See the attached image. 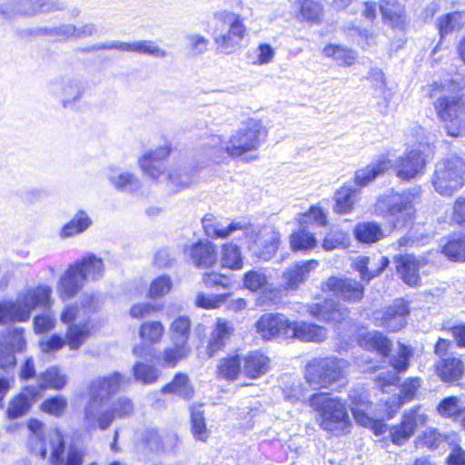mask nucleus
Listing matches in <instances>:
<instances>
[{
	"label": "nucleus",
	"instance_id": "nucleus-46",
	"mask_svg": "<svg viewBox=\"0 0 465 465\" xmlns=\"http://www.w3.org/2000/svg\"><path fill=\"white\" fill-rule=\"evenodd\" d=\"M191 430L193 439L205 442L210 437V431L206 428V422L202 406L191 407Z\"/></svg>",
	"mask_w": 465,
	"mask_h": 465
},
{
	"label": "nucleus",
	"instance_id": "nucleus-28",
	"mask_svg": "<svg viewBox=\"0 0 465 465\" xmlns=\"http://www.w3.org/2000/svg\"><path fill=\"white\" fill-rule=\"evenodd\" d=\"M395 264L397 272L406 284L411 287L420 285V262L415 256L411 254L399 255L395 257Z\"/></svg>",
	"mask_w": 465,
	"mask_h": 465
},
{
	"label": "nucleus",
	"instance_id": "nucleus-2",
	"mask_svg": "<svg viewBox=\"0 0 465 465\" xmlns=\"http://www.w3.org/2000/svg\"><path fill=\"white\" fill-rule=\"evenodd\" d=\"M267 137V129L261 120L249 119L227 142L219 136L213 138L214 161L226 157L238 158L246 153L256 151Z\"/></svg>",
	"mask_w": 465,
	"mask_h": 465
},
{
	"label": "nucleus",
	"instance_id": "nucleus-22",
	"mask_svg": "<svg viewBox=\"0 0 465 465\" xmlns=\"http://www.w3.org/2000/svg\"><path fill=\"white\" fill-rule=\"evenodd\" d=\"M78 267L74 264L69 265L58 281L57 293L63 301L74 298L85 283L84 275Z\"/></svg>",
	"mask_w": 465,
	"mask_h": 465
},
{
	"label": "nucleus",
	"instance_id": "nucleus-1",
	"mask_svg": "<svg viewBox=\"0 0 465 465\" xmlns=\"http://www.w3.org/2000/svg\"><path fill=\"white\" fill-rule=\"evenodd\" d=\"M417 141L421 146L424 137V129L420 126L415 128ZM427 163L426 156L420 147L407 151L403 155L400 156L393 164L392 161L385 156L380 157L377 161L371 163L365 168L359 169L355 172V184L363 187L372 182L376 177L383 173L385 171L394 167L396 174L404 181H410L424 173Z\"/></svg>",
	"mask_w": 465,
	"mask_h": 465
},
{
	"label": "nucleus",
	"instance_id": "nucleus-34",
	"mask_svg": "<svg viewBox=\"0 0 465 465\" xmlns=\"http://www.w3.org/2000/svg\"><path fill=\"white\" fill-rule=\"evenodd\" d=\"M202 223L205 234L213 239H224L233 232L243 229L240 223H231L228 226H223L213 214H206Z\"/></svg>",
	"mask_w": 465,
	"mask_h": 465
},
{
	"label": "nucleus",
	"instance_id": "nucleus-51",
	"mask_svg": "<svg viewBox=\"0 0 465 465\" xmlns=\"http://www.w3.org/2000/svg\"><path fill=\"white\" fill-rule=\"evenodd\" d=\"M412 355L413 350L411 346L399 342L397 351L390 358V365L397 373L406 371Z\"/></svg>",
	"mask_w": 465,
	"mask_h": 465
},
{
	"label": "nucleus",
	"instance_id": "nucleus-36",
	"mask_svg": "<svg viewBox=\"0 0 465 465\" xmlns=\"http://www.w3.org/2000/svg\"><path fill=\"white\" fill-rule=\"evenodd\" d=\"M232 331L233 327L231 322L223 319L217 320L216 327L211 335L207 348V352L210 357H213L224 347L226 341Z\"/></svg>",
	"mask_w": 465,
	"mask_h": 465
},
{
	"label": "nucleus",
	"instance_id": "nucleus-56",
	"mask_svg": "<svg viewBox=\"0 0 465 465\" xmlns=\"http://www.w3.org/2000/svg\"><path fill=\"white\" fill-rule=\"evenodd\" d=\"M442 252L452 261H465V234L453 236L443 246Z\"/></svg>",
	"mask_w": 465,
	"mask_h": 465
},
{
	"label": "nucleus",
	"instance_id": "nucleus-47",
	"mask_svg": "<svg viewBox=\"0 0 465 465\" xmlns=\"http://www.w3.org/2000/svg\"><path fill=\"white\" fill-rule=\"evenodd\" d=\"M354 234L359 242L372 243L383 238L381 226L374 222L361 223L356 225Z\"/></svg>",
	"mask_w": 465,
	"mask_h": 465
},
{
	"label": "nucleus",
	"instance_id": "nucleus-45",
	"mask_svg": "<svg viewBox=\"0 0 465 465\" xmlns=\"http://www.w3.org/2000/svg\"><path fill=\"white\" fill-rule=\"evenodd\" d=\"M163 393H174L181 398L190 400L193 397L194 390L186 374L177 373L173 380L162 389Z\"/></svg>",
	"mask_w": 465,
	"mask_h": 465
},
{
	"label": "nucleus",
	"instance_id": "nucleus-12",
	"mask_svg": "<svg viewBox=\"0 0 465 465\" xmlns=\"http://www.w3.org/2000/svg\"><path fill=\"white\" fill-rule=\"evenodd\" d=\"M79 309L74 306H66L61 313V321L67 325L65 332L66 345L70 350H78L89 338L91 326L89 320L81 318Z\"/></svg>",
	"mask_w": 465,
	"mask_h": 465
},
{
	"label": "nucleus",
	"instance_id": "nucleus-62",
	"mask_svg": "<svg viewBox=\"0 0 465 465\" xmlns=\"http://www.w3.org/2000/svg\"><path fill=\"white\" fill-rule=\"evenodd\" d=\"M190 352L188 346L173 344V347L164 350L163 354V364L166 367H174L177 362L185 358Z\"/></svg>",
	"mask_w": 465,
	"mask_h": 465
},
{
	"label": "nucleus",
	"instance_id": "nucleus-50",
	"mask_svg": "<svg viewBox=\"0 0 465 465\" xmlns=\"http://www.w3.org/2000/svg\"><path fill=\"white\" fill-rule=\"evenodd\" d=\"M191 322L188 317L180 316L171 325V339L173 344L187 346L190 335Z\"/></svg>",
	"mask_w": 465,
	"mask_h": 465
},
{
	"label": "nucleus",
	"instance_id": "nucleus-13",
	"mask_svg": "<svg viewBox=\"0 0 465 465\" xmlns=\"http://www.w3.org/2000/svg\"><path fill=\"white\" fill-rule=\"evenodd\" d=\"M410 314L409 304L403 299H397L382 312L374 313V323L389 331H398L407 324Z\"/></svg>",
	"mask_w": 465,
	"mask_h": 465
},
{
	"label": "nucleus",
	"instance_id": "nucleus-32",
	"mask_svg": "<svg viewBox=\"0 0 465 465\" xmlns=\"http://www.w3.org/2000/svg\"><path fill=\"white\" fill-rule=\"evenodd\" d=\"M269 368L270 359L261 351H252L243 359L242 372L249 378L257 379L265 374Z\"/></svg>",
	"mask_w": 465,
	"mask_h": 465
},
{
	"label": "nucleus",
	"instance_id": "nucleus-11",
	"mask_svg": "<svg viewBox=\"0 0 465 465\" xmlns=\"http://www.w3.org/2000/svg\"><path fill=\"white\" fill-rule=\"evenodd\" d=\"M86 86L87 82L82 76L66 75L52 81L49 84V91L64 108L70 109L82 99Z\"/></svg>",
	"mask_w": 465,
	"mask_h": 465
},
{
	"label": "nucleus",
	"instance_id": "nucleus-59",
	"mask_svg": "<svg viewBox=\"0 0 465 465\" xmlns=\"http://www.w3.org/2000/svg\"><path fill=\"white\" fill-rule=\"evenodd\" d=\"M437 26L438 29H460L465 26V12L455 11L440 16Z\"/></svg>",
	"mask_w": 465,
	"mask_h": 465
},
{
	"label": "nucleus",
	"instance_id": "nucleus-4",
	"mask_svg": "<svg viewBox=\"0 0 465 465\" xmlns=\"http://www.w3.org/2000/svg\"><path fill=\"white\" fill-rule=\"evenodd\" d=\"M52 293V288L45 284L23 289L18 292L15 301L0 302V323L27 322L35 309L51 305Z\"/></svg>",
	"mask_w": 465,
	"mask_h": 465
},
{
	"label": "nucleus",
	"instance_id": "nucleus-16",
	"mask_svg": "<svg viewBox=\"0 0 465 465\" xmlns=\"http://www.w3.org/2000/svg\"><path fill=\"white\" fill-rule=\"evenodd\" d=\"M426 420L427 416L420 411L419 407L406 411L401 422L390 429L391 441L396 445L404 444L414 434L417 426L425 423Z\"/></svg>",
	"mask_w": 465,
	"mask_h": 465
},
{
	"label": "nucleus",
	"instance_id": "nucleus-30",
	"mask_svg": "<svg viewBox=\"0 0 465 465\" xmlns=\"http://www.w3.org/2000/svg\"><path fill=\"white\" fill-rule=\"evenodd\" d=\"M93 225V220L88 213L83 209L78 210L72 219L63 225L59 232L61 239H68L86 232Z\"/></svg>",
	"mask_w": 465,
	"mask_h": 465
},
{
	"label": "nucleus",
	"instance_id": "nucleus-15",
	"mask_svg": "<svg viewBox=\"0 0 465 465\" xmlns=\"http://www.w3.org/2000/svg\"><path fill=\"white\" fill-rule=\"evenodd\" d=\"M40 398V388L25 386L9 401L5 409V417L8 420H16L24 417Z\"/></svg>",
	"mask_w": 465,
	"mask_h": 465
},
{
	"label": "nucleus",
	"instance_id": "nucleus-19",
	"mask_svg": "<svg viewBox=\"0 0 465 465\" xmlns=\"http://www.w3.org/2000/svg\"><path fill=\"white\" fill-rule=\"evenodd\" d=\"M49 450L51 451L50 462L52 465H82L84 453L74 448H70L65 463H64V440L58 430L48 432Z\"/></svg>",
	"mask_w": 465,
	"mask_h": 465
},
{
	"label": "nucleus",
	"instance_id": "nucleus-26",
	"mask_svg": "<svg viewBox=\"0 0 465 465\" xmlns=\"http://www.w3.org/2000/svg\"><path fill=\"white\" fill-rule=\"evenodd\" d=\"M185 252L199 268L211 267L217 261L215 246L209 241H199L186 249Z\"/></svg>",
	"mask_w": 465,
	"mask_h": 465
},
{
	"label": "nucleus",
	"instance_id": "nucleus-54",
	"mask_svg": "<svg viewBox=\"0 0 465 465\" xmlns=\"http://www.w3.org/2000/svg\"><path fill=\"white\" fill-rule=\"evenodd\" d=\"M291 248L294 252L312 250L317 245L315 236L305 231L299 230L290 236Z\"/></svg>",
	"mask_w": 465,
	"mask_h": 465
},
{
	"label": "nucleus",
	"instance_id": "nucleus-10",
	"mask_svg": "<svg viewBox=\"0 0 465 465\" xmlns=\"http://www.w3.org/2000/svg\"><path fill=\"white\" fill-rule=\"evenodd\" d=\"M434 107L450 136L465 135V104L461 97L440 96Z\"/></svg>",
	"mask_w": 465,
	"mask_h": 465
},
{
	"label": "nucleus",
	"instance_id": "nucleus-40",
	"mask_svg": "<svg viewBox=\"0 0 465 465\" xmlns=\"http://www.w3.org/2000/svg\"><path fill=\"white\" fill-rule=\"evenodd\" d=\"M359 342L364 349L376 351L384 357H387L391 350V341L379 331H372L363 335Z\"/></svg>",
	"mask_w": 465,
	"mask_h": 465
},
{
	"label": "nucleus",
	"instance_id": "nucleus-52",
	"mask_svg": "<svg viewBox=\"0 0 465 465\" xmlns=\"http://www.w3.org/2000/svg\"><path fill=\"white\" fill-rule=\"evenodd\" d=\"M243 38V31H226L215 35V43L221 52L231 54L234 52Z\"/></svg>",
	"mask_w": 465,
	"mask_h": 465
},
{
	"label": "nucleus",
	"instance_id": "nucleus-25",
	"mask_svg": "<svg viewBox=\"0 0 465 465\" xmlns=\"http://www.w3.org/2000/svg\"><path fill=\"white\" fill-rule=\"evenodd\" d=\"M99 49H118L121 51L136 52L154 57H164L165 51L156 45L155 43L147 40L134 41L131 43L122 41H110L98 46Z\"/></svg>",
	"mask_w": 465,
	"mask_h": 465
},
{
	"label": "nucleus",
	"instance_id": "nucleus-43",
	"mask_svg": "<svg viewBox=\"0 0 465 465\" xmlns=\"http://www.w3.org/2000/svg\"><path fill=\"white\" fill-rule=\"evenodd\" d=\"M389 259L381 257L380 259V266L373 268L371 266V258L366 256H360L353 261L354 269L359 272L362 281L369 282L375 276L380 275L384 269L389 265Z\"/></svg>",
	"mask_w": 465,
	"mask_h": 465
},
{
	"label": "nucleus",
	"instance_id": "nucleus-29",
	"mask_svg": "<svg viewBox=\"0 0 465 465\" xmlns=\"http://www.w3.org/2000/svg\"><path fill=\"white\" fill-rule=\"evenodd\" d=\"M110 184L118 192L134 193L141 186V182L133 173L119 168H111L107 173Z\"/></svg>",
	"mask_w": 465,
	"mask_h": 465
},
{
	"label": "nucleus",
	"instance_id": "nucleus-14",
	"mask_svg": "<svg viewBox=\"0 0 465 465\" xmlns=\"http://www.w3.org/2000/svg\"><path fill=\"white\" fill-rule=\"evenodd\" d=\"M291 322L281 313H265L256 322L257 332L264 340L290 339Z\"/></svg>",
	"mask_w": 465,
	"mask_h": 465
},
{
	"label": "nucleus",
	"instance_id": "nucleus-41",
	"mask_svg": "<svg viewBox=\"0 0 465 465\" xmlns=\"http://www.w3.org/2000/svg\"><path fill=\"white\" fill-rule=\"evenodd\" d=\"M74 264L79 266L78 269L83 273L84 282L88 279L97 281L104 276L103 260L94 254H88Z\"/></svg>",
	"mask_w": 465,
	"mask_h": 465
},
{
	"label": "nucleus",
	"instance_id": "nucleus-18",
	"mask_svg": "<svg viewBox=\"0 0 465 465\" xmlns=\"http://www.w3.org/2000/svg\"><path fill=\"white\" fill-rule=\"evenodd\" d=\"M323 290L331 292L333 295L349 302H360L364 294L363 285L349 278L330 277L324 283Z\"/></svg>",
	"mask_w": 465,
	"mask_h": 465
},
{
	"label": "nucleus",
	"instance_id": "nucleus-5",
	"mask_svg": "<svg viewBox=\"0 0 465 465\" xmlns=\"http://www.w3.org/2000/svg\"><path fill=\"white\" fill-rule=\"evenodd\" d=\"M311 407L318 413L321 428L334 435H346L351 431V420L346 401L327 393H314L309 398Z\"/></svg>",
	"mask_w": 465,
	"mask_h": 465
},
{
	"label": "nucleus",
	"instance_id": "nucleus-33",
	"mask_svg": "<svg viewBox=\"0 0 465 465\" xmlns=\"http://www.w3.org/2000/svg\"><path fill=\"white\" fill-rule=\"evenodd\" d=\"M361 191L352 185H343L334 193V212L340 214L350 213L358 201Z\"/></svg>",
	"mask_w": 465,
	"mask_h": 465
},
{
	"label": "nucleus",
	"instance_id": "nucleus-8",
	"mask_svg": "<svg viewBox=\"0 0 465 465\" xmlns=\"http://www.w3.org/2000/svg\"><path fill=\"white\" fill-rule=\"evenodd\" d=\"M465 163L458 156H450L435 166L432 184L442 196H450L465 183Z\"/></svg>",
	"mask_w": 465,
	"mask_h": 465
},
{
	"label": "nucleus",
	"instance_id": "nucleus-61",
	"mask_svg": "<svg viewBox=\"0 0 465 465\" xmlns=\"http://www.w3.org/2000/svg\"><path fill=\"white\" fill-rule=\"evenodd\" d=\"M216 25L229 27L230 29H240L243 26L240 15L227 10H220L213 14Z\"/></svg>",
	"mask_w": 465,
	"mask_h": 465
},
{
	"label": "nucleus",
	"instance_id": "nucleus-49",
	"mask_svg": "<svg viewBox=\"0 0 465 465\" xmlns=\"http://www.w3.org/2000/svg\"><path fill=\"white\" fill-rule=\"evenodd\" d=\"M133 374L136 381L152 384L158 380L160 371L153 364L139 361L133 367Z\"/></svg>",
	"mask_w": 465,
	"mask_h": 465
},
{
	"label": "nucleus",
	"instance_id": "nucleus-3",
	"mask_svg": "<svg viewBox=\"0 0 465 465\" xmlns=\"http://www.w3.org/2000/svg\"><path fill=\"white\" fill-rule=\"evenodd\" d=\"M169 144L159 146L155 150L145 153L139 159V166L143 173L157 183L166 182L172 193L188 188L193 182V172L186 167L178 166L165 172L163 161L169 156Z\"/></svg>",
	"mask_w": 465,
	"mask_h": 465
},
{
	"label": "nucleus",
	"instance_id": "nucleus-7",
	"mask_svg": "<svg viewBox=\"0 0 465 465\" xmlns=\"http://www.w3.org/2000/svg\"><path fill=\"white\" fill-rule=\"evenodd\" d=\"M412 199L413 196L409 193L384 194L377 201L374 213L381 216L388 213L393 218L392 225L395 229L407 228L414 219Z\"/></svg>",
	"mask_w": 465,
	"mask_h": 465
},
{
	"label": "nucleus",
	"instance_id": "nucleus-39",
	"mask_svg": "<svg viewBox=\"0 0 465 465\" xmlns=\"http://www.w3.org/2000/svg\"><path fill=\"white\" fill-rule=\"evenodd\" d=\"M322 53L324 56L331 58L337 65L343 67L351 66L357 59V53L354 50L341 45L330 44L323 48Z\"/></svg>",
	"mask_w": 465,
	"mask_h": 465
},
{
	"label": "nucleus",
	"instance_id": "nucleus-55",
	"mask_svg": "<svg viewBox=\"0 0 465 465\" xmlns=\"http://www.w3.org/2000/svg\"><path fill=\"white\" fill-rule=\"evenodd\" d=\"M242 283L244 288L252 292L265 291L270 285L267 275L260 270L247 272L243 276Z\"/></svg>",
	"mask_w": 465,
	"mask_h": 465
},
{
	"label": "nucleus",
	"instance_id": "nucleus-6",
	"mask_svg": "<svg viewBox=\"0 0 465 465\" xmlns=\"http://www.w3.org/2000/svg\"><path fill=\"white\" fill-rule=\"evenodd\" d=\"M348 361L337 357L314 358L305 367L304 378L314 390L329 388L345 377Z\"/></svg>",
	"mask_w": 465,
	"mask_h": 465
},
{
	"label": "nucleus",
	"instance_id": "nucleus-57",
	"mask_svg": "<svg viewBox=\"0 0 465 465\" xmlns=\"http://www.w3.org/2000/svg\"><path fill=\"white\" fill-rule=\"evenodd\" d=\"M383 19L388 20L391 25L397 26L405 17L404 7L397 2H386L381 5Z\"/></svg>",
	"mask_w": 465,
	"mask_h": 465
},
{
	"label": "nucleus",
	"instance_id": "nucleus-48",
	"mask_svg": "<svg viewBox=\"0 0 465 465\" xmlns=\"http://www.w3.org/2000/svg\"><path fill=\"white\" fill-rule=\"evenodd\" d=\"M221 264L223 268L240 270L242 268L243 259L240 248L232 243L223 245Z\"/></svg>",
	"mask_w": 465,
	"mask_h": 465
},
{
	"label": "nucleus",
	"instance_id": "nucleus-17",
	"mask_svg": "<svg viewBox=\"0 0 465 465\" xmlns=\"http://www.w3.org/2000/svg\"><path fill=\"white\" fill-rule=\"evenodd\" d=\"M130 380L118 371L107 376L94 379L89 385V396L107 401L114 394L118 392Z\"/></svg>",
	"mask_w": 465,
	"mask_h": 465
},
{
	"label": "nucleus",
	"instance_id": "nucleus-35",
	"mask_svg": "<svg viewBox=\"0 0 465 465\" xmlns=\"http://www.w3.org/2000/svg\"><path fill=\"white\" fill-rule=\"evenodd\" d=\"M349 399L351 411L356 423L368 428L372 420V418L366 413V411L371 407V402L362 392L359 393L357 391H351Z\"/></svg>",
	"mask_w": 465,
	"mask_h": 465
},
{
	"label": "nucleus",
	"instance_id": "nucleus-31",
	"mask_svg": "<svg viewBox=\"0 0 465 465\" xmlns=\"http://www.w3.org/2000/svg\"><path fill=\"white\" fill-rule=\"evenodd\" d=\"M27 427L31 431L29 436V446L31 451L45 459L47 455L49 441L46 442L45 440L44 423L36 419H31L28 420ZM47 440H49L48 438Z\"/></svg>",
	"mask_w": 465,
	"mask_h": 465
},
{
	"label": "nucleus",
	"instance_id": "nucleus-21",
	"mask_svg": "<svg viewBox=\"0 0 465 465\" xmlns=\"http://www.w3.org/2000/svg\"><path fill=\"white\" fill-rule=\"evenodd\" d=\"M319 266L317 260H309L296 262L287 268L282 273V282L285 290L296 291L309 277L312 272Z\"/></svg>",
	"mask_w": 465,
	"mask_h": 465
},
{
	"label": "nucleus",
	"instance_id": "nucleus-63",
	"mask_svg": "<svg viewBox=\"0 0 465 465\" xmlns=\"http://www.w3.org/2000/svg\"><path fill=\"white\" fill-rule=\"evenodd\" d=\"M163 333V326L160 322H144L140 328L141 338L151 343L159 341Z\"/></svg>",
	"mask_w": 465,
	"mask_h": 465
},
{
	"label": "nucleus",
	"instance_id": "nucleus-60",
	"mask_svg": "<svg viewBox=\"0 0 465 465\" xmlns=\"http://www.w3.org/2000/svg\"><path fill=\"white\" fill-rule=\"evenodd\" d=\"M460 401L458 397L450 396L444 398L439 403L437 411L444 418H454L461 413Z\"/></svg>",
	"mask_w": 465,
	"mask_h": 465
},
{
	"label": "nucleus",
	"instance_id": "nucleus-53",
	"mask_svg": "<svg viewBox=\"0 0 465 465\" xmlns=\"http://www.w3.org/2000/svg\"><path fill=\"white\" fill-rule=\"evenodd\" d=\"M350 245V236L341 229L331 230L323 238L322 248L327 251L335 249H345Z\"/></svg>",
	"mask_w": 465,
	"mask_h": 465
},
{
	"label": "nucleus",
	"instance_id": "nucleus-27",
	"mask_svg": "<svg viewBox=\"0 0 465 465\" xmlns=\"http://www.w3.org/2000/svg\"><path fill=\"white\" fill-rule=\"evenodd\" d=\"M290 331V338L302 341L322 342L327 337L324 327L305 322H291Z\"/></svg>",
	"mask_w": 465,
	"mask_h": 465
},
{
	"label": "nucleus",
	"instance_id": "nucleus-9",
	"mask_svg": "<svg viewBox=\"0 0 465 465\" xmlns=\"http://www.w3.org/2000/svg\"><path fill=\"white\" fill-rule=\"evenodd\" d=\"M63 0H7L0 4V15L8 21L63 10Z\"/></svg>",
	"mask_w": 465,
	"mask_h": 465
},
{
	"label": "nucleus",
	"instance_id": "nucleus-42",
	"mask_svg": "<svg viewBox=\"0 0 465 465\" xmlns=\"http://www.w3.org/2000/svg\"><path fill=\"white\" fill-rule=\"evenodd\" d=\"M66 376L56 366L48 368L38 376V385L36 387L41 389V393L45 389H53L56 391L62 390L66 384Z\"/></svg>",
	"mask_w": 465,
	"mask_h": 465
},
{
	"label": "nucleus",
	"instance_id": "nucleus-64",
	"mask_svg": "<svg viewBox=\"0 0 465 465\" xmlns=\"http://www.w3.org/2000/svg\"><path fill=\"white\" fill-rule=\"evenodd\" d=\"M67 406V400L62 396H54L43 401L41 410L50 415L60 417Z\"/></svg>",
	"mask_w": 465,
	"mask_h": 465
},
{
	"label": "nucleus",
	"instance_id": "nucleus-37",
	"mask_svg": "<svg viewBox=\"0 0 465 465\" xmlns=\"http://www.w3.org/2000/svg\"><path fill=\"white\" fill-rule=\"evenodd\" d=\"M421 386L420 378H409L401 385V392L393 396L390 401H387L391 411H397L405 402L411 401L416 395L417 391Z\"/></svg>",
	"mask_w": 465,
	"mask_h": 465
},
{
	"label": "nucleus",
	"instance_id": "nucleus-20",
	"mask_svg": "<svg viewBox=\"0 0 465 465\" xmlns=\"http://www.w3.org/2000/svg\"><path fill=\"white\" fill-rule=\"evenodd\" d=\"M106 401L89 396V401L84 410V420L89 428L106 430L113 422L112 411L104 409Z\"/></svg>",
	"mask_w": 465,
	"mask_h": 465
},
{
	"label": "nucleus",
	"instance_id": "nucleus-44",
	"mask_svg": "<svg viewBox=\"0 0 465 465\" xmlns=\"http://www.w3.org/2000/svg\"><path fill=\"white\" fill-rule=\"evenodd\" d=\"M295 10H299L302 19L311 23L319 22L323 16L322 5L314 0H289Z\"/></svg>",
	"mask_w": 465,
	"mask_h": 465
},
{
	"label": "nucleus",
	"instance_id": "nucleus-58",
	"mask_svg": "<svg viewBox=\"0 0 465 465\" xmlns=\"http://www.w3.org/2000/svg\"><path fill=\"white\" fill-rule=\"evenodd\" d=\"M219 376L226 380H235L242 369L239 356H231L221 361Z\"/></svg>",
	"mask_w": 465,
	"mask_h": 465
},
{
	"label": "nucleus",
	"instance_id": "nucleus-23",
	"mask_svg": "<svg viewBox=\"0 0 465 465\" xmlns=\"http://www.w3.org/2000/svg\"><path fill=\"white\" fill-rule=\"evenodd\" d=\"M280 244V233L272 227H264L259 231L252 247L262 260L268 261L273 257Z\"/></svg>",
	"mask_w": 465,
	"mask_h": 465
},
{
	"label": "nucleus",
	"instance_id": "nucleus-38",
	"mask_svg": "<svg viewBox=\"0 0 465 465\" xmlns=\"http://www.w3.org/2000/svg\"><path fill=\"white\" fill-rule=\"evenodd\" d=\"M436 370L438 375L445 382H453L460 380L464 371L463 362L456 358H446L440 360Z\"/></svg>",
	"mask_w": 465,
	"mask_h": 465
},
{
	"label": "nucleus",
	"instance_id": "nucleus-24",
	"mask_svg": "<svg viewBox=\"0 0 465 465\" xmlns=\"http://www.w3.org/2000/svg\"><path fill=\"white\" fill-rule=\"evenodd\" d=\"M308 311L312 316L326 322H340L349 315L347 307L332 300L324 301L322 303L311 304Z\"/></svg>",
	"mask_w": 465,
	"mask_h": 465
}]
</instances>
